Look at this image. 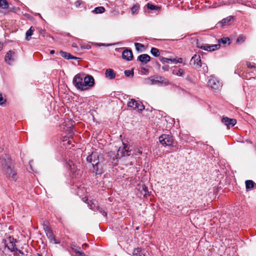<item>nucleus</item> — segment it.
<instances>
[{"label": "nucleus", "mask_w": 256, "mask_h": 256, "mask_svg": "<svg viewBox=\"0 0 256 256\" xmlns=\"http://www.w3.org/2000/svg\"><path fill=\"white\" fill-rule=\"evenodd\" d=\"M0 168L2 173L7 178L10 180L16 181L18 178V175L12 167V162L8 156L3 154L0 157Z\"/></svg>", "instance_id": "f257e3e1"}, {"label": "nucleus", "mask_w": 256, "mask_h": 256, "mask_svg": "<svg viewBox=\"0 0 256 256\" xmlns=\"http://www.w3.org/2000/svg\"><path fill=\"white\" fill-rule=\"evenodd\" d=\"M88 162L91 163L93 166V172L96 175H101L103 172V163L100 161L99 156L96 152H92L86 158Z\"/></svg>", "instance_id": "f03ea898"}, {"label": "nucleus", "mask_w": 256, "mask_h": 256, "mask_svg": "<svg viewBox=\"0 0 256 256\" xmlns=\"http://www.w3.org/2000/svg\"><path fill=\"white\" fill-rule=\"evenodd\" d=\"M84 76L85 74L83 73L78 74L74 76L72 80V83L74 86L82 91L86 90L85 87H84Z\"/></svg>", "instance_id": "7ed1b4c3"}, {"label": "nucleus", "mask_w": 256, "mask_h": 256, "mask_svg": "<svg viewBox=\"0 0 256 256\" xmlns=\"http://www.w3.org/2000/svg\"><path fill=\"white\" fill-rule=\"evenodd\" d=\"M149 80L152 84L167 86L170 84L169 80L167 78L161 76H152L149 78Z\"/></svg>", "instance_id": "20e7f679"}, {"label": "nucleus", "mask_w": 256, "mask_h": 256, "mask_svg": "<svg viewBox=\"0 0 256 256\" xmlns=\"http://www.w3.org/2000/svg\"><path fill=\"white\" fill-rule=\"evenodd\" d=\"M16 240L10 236H8L2 240V242L5 246L7 247L11 252L18 250V248L16 247Z\"/></svg>", "instance_id": "39448f33"}, {"label": "nucleus", "mask_w": 256, "mask_h": 256, "mask_svg": "<svg viewBox=\"0 0 256 256\" xmlns=\"http://www.w3.org/2000/svg\"><path fill=\"white\" fill-rule=\"evenodd\" d=\"M160 142L164 146H171L174 142L173 137L169 134H162L159 137Z\"/></svg>", "instance_id": "423d86ee"}, {"label": "nucleus", "mask_w": 256, "mask_h": 256, "mask_svg": "<svg viewBox=\"0 0 256 256\" xmlns=\"http://www.w3.org/2000/svg\"><path fill=\"white\" fill-rule=\"evenodd\" d=\"M123 148H119L118 151V156L122 157L131 155V150H130V146L126 145L123 142Z\"/></svg>", "instance_id": "0eeeda50"}, {"label": "nucleus", "mask_w": 256, "mask_h": 256, "mask_svg": "<svg viewBox=\"0 0 256 256\" xmlns=\"http://www.w3.org/2000/svg\"><path fill=\"white\" fill-rule=\"evenodd\" d=\"M84 87L86 88V90H88L90 87L94 86V80L93 76L88 74L84 76Z\"/></svg>", "instance_id": "6e6552de"}, {"label": "nucleus", "mask_w": 256, "mask_h": 256, "mask_svg": "<svg viewBox=\"0 0 256 256\" xmlns=\"http://www.w3.org/2000/svg\"><path fill=\"white\" fill-rule=\"evenodd\" d=\"M208 84L214 90H218L222 87V84L214 77H211L209 79Z\"/></svg>", "instance_id": "1a4fd4ad"}, {"label": "nucleus", "mask_w": 256, "mask_h": 256, "mask_svg": "<svg viewBox=\"0 0 256 256\" xmlns=\"http://www.w3.org/2000/svg\"><path fill=\"white\" fill-rule=\"evenodd\" d=\"M222 122L228 128L232 127L236 124V120L235 118H230L228 117H224L222 119Z\"/></svg>", "instance_id": "9d476101"}, {"label": "nucleus", "mask_w": 256, "mask_h": 256, "mask_svg": "<svg viewBox=\"0 0 256 256\" xmlns=\"http://www.w3.org/2000/svg\"><path fill=\"white\" fill-rule=\"evenodd\" d=\"M122 57L128 61L131 60L133 57L132 52L131 50L126 49L122 54Z\"/></svg>", "instance_id": "9b49d317"}, {"label": "nucleus", "mask_w": 256, "mask_h": 256, "mask_svg": "<svg viewBox=\"0 0 256 256\" xmlns=\"http://www.w3.org/2000/svg\"><path fill=\"white\" fill-rule=\"evenodd\" d=\"M190 64H194V66L196 65L198 66H202V62L200 56H197L196 54H194L190 61Z\"/></svg>", "instance_id": "f8f14e48"}, {"label": "nucleus", "mask_w": 256, "mask_h": 256, "mask_svg": "<svg viewBox=\"0 0 256 256\" xmlns=\"http://www.w3.org/2000/svg\"><path fill=\"white\" fill-rule=\"evenodd\" d=\"M150 60V57L147 54H142L138 58V60L140 61L142 63L146 64Z\"/></svg>", "instance_id": "ddd939ff"}, {"label": "nucleus", "mask_w": 256, "mask_h": 256, "mask_svg": "<svg viewBox=\"0 0 256 256\" xmlns=\"http://www.w3.org/2000/svg\"><path fill=\"white\" fill-rule=\"evenodd\" d=\"M105 76L108 79L113 80L116 77V74L112 69L108 68L106 70Z\"/></svg>", "instance_id": "4468645a"}, {"label": "nucleus", "mask_w": 256, "mask_h": 256, "mask_svg": "<svg viewBox=\"0 0 256 256\" xmlns=\"http://www.w3.org/2000/svg\"><path fill=\"white\" fill-rule=\"evenodd\" d=\"M14 54V52L12 50H9L5 56V61L8 62L9 64H10L11 62L14 60V58H12V55Z\"/></svg>", "instance_id": "2eb2a0df"}, {"label": "nucleus", "mask_w": 256, "mask_h": 256, "mask_svg": "<svg viewBox=\"0 0 256 256\" xmlns=\"http://www.w3.org/2000/svg\"><path fill=\"white\" fill-rule=\"evenodd\" d=\"M60 54L62 57L65 58L66 60H69V59L76 60L78 58L76 57H75V56H72L70 54L64 52L62 50H60Z\"/></svg>", "instance_id": "dca6fc26"}, {"label": "nucleus", "mask_w": 256, "mask_h": 256, "mask_svg": "<svg viewBox=\"0 0 256 256\" xmlns=\"http://www.w3.org/2000/svg\"><path fill=\"white\" fill-rule=\"evenodd\" d=\"M233 20L232 16H229L222 19L219 23L222 26L229 25L231 21Z\"/></svg>", "instance_id": "f3484780"}, {"label": "nucleus", "mask_w": 256, "mask_h": 256, "mask_svg": "<svg viewBox=\"0 0 256 256\" xmlns=\"http://www.w3.org/2000/svg\"><path fill=\"white\" fill-rule=\"evenodd\" d=\"M160 60L162 62V63H170V62H174L175 64H176L178 62V61H177L176 59L174 58V59H172V58H164V57H162V56H160Z\"/></svg>", "instance_id": "a211bd4d"}, {"label": "nucleus", "mask_w": 256, "mask_h": 256, "mask_svg": "<svg viewBox=\"0 0 256 256\" xmlns=\"http://www.w3.org/2000/svg\"><path fill=\"white\" fill-rule=\"evenodd\" d=\"M44 232L46 234L47 237L50 240V242H52V241L55 240L52 231L50 229V228L44 230Z\"/></svg>", "instance_id": "6ab92c4d"}, {"label": "nucleus", "mask_w": 256, "mask_h": 256, "mask_svg": "<svg viewBox=\"0 0 256 256\" xmlns=\"http://www.w3.org/2000/svg\"><path fill=\"white\" fill-rule=\"evenodd\" d=\"M133 256H144L142 252V250L140 248H134L132 252Z\"/></svg>", "instance_id": "aec40b11"}, {"label": "nucleus", "mask_w": 256, "mask_h": 256, "mask_svg": "<svg viewBox=\"0 0 256 256\" xmlns=\"http://www.w3.org/2000/svg\"><path fill=\"white\" fill-rule=\"evenodd\" d=\"M104 6H100L94 8V9L93 10H92V12L96 14H100L104 13Z\"/></svg>", "instance_id": "412c9836"}, {"label": "nucleus", "mask_w": 256, "mask_h": 256, "mask_svg": "<svg viewBox=\"0 0 256 256\" xmlns=\"http://www.w3.org/2000/svg\"><path fill=\"white\" fill-rule=\"evenodd\" d=\"M138 101L134 99H131L128 104V107L136 109V106Z\"/></svg>", "instance_id": "4be33fe9"}, {"label": "nucleus", "mask_w": 256, "mask_h": 256, "mask_svg": "<svg viewBox=\"0 0 256 256\" xmlns=\"http://www.w3.org/2000/svg\"><path fill=\"white\" fill-rule=\"evenodd\" d=\"M255 184V183L252 180H247L246 181V189H251L254 188Z\"/></svg>", "instance_id": "5701e85b"}, {"label": "nucleus", "mask_w": 256, "mask_h": 256, "mask_svg": "<svg viewBox=\"0 0 256 256\" xmlns=\"http://www.w3.org/2000/svg\"><path fill=\"white\" fill-rule=\"evenodd\" d=\"M218 43L220 45V44H225L227 43L230 44V39L228 37L223 38L218 40Z\"/></svg>", "instance_id": "b1692460"}, {"label": "nucleus", "mask_w": 256, "mask_h": 256, "mask_svg": "<svg viewBox=\"0 0 256 256\" xmlns=\"http://www.w3.org/2000/svg\"><path fill=\"white\" fill-rule=\"evenodd\" d=\"M196 46L198 48H200L201 49L210 52V45L208 44H205L204 45H202V46H199L198 42H196Z\"/></svg>", "instance_id": "393cba45"}, {"label": "nucleus", "mask_w": 256, "mask_h": 256, "mask_svg": "<svg viewBox=\"0 0 256 256\" xmlns=\"http://www.w3.org/2000/svg\"><path fill=\"white\" fill-rule=\"evenodd\" d=\"M150 52L152 55H153L154 56L158 57L160 56V53L158 49L155 48H152L150 50Z\"/></svg>", "instance_id": "a878e982"}, {"label": "nucleus", "mask_w": 256, "mask_h": 256, "mask_svg": "<svg viewBox=\"0 0 256 256\" xmlns=\"http://www.w3.org/2000/svg\"><path fill=\"white\" fill-rule=\"evenodd\" d=\"M146 6L147 8L150 10H159L160 8V7L158 6H157L154 5L150 3H148Z\"/></svg>", "instance_id": "bb28decb"}, {"label": "nucleus", "mask_w": 256, "mask_h": 256, "mask_svg": "<svg viewBox=\"0 0 256 256\" xmlns=\"http://www.w3.org/2000/svg\"><path fill=\"white\" fill-rule=\"evenodd\" d=\"M34 30L32 27L31 26L30 29L26 32V40H30V37L32 36Z\"/></svg>", "instance_id": "cd10ccee"}, {"label": "nucleus", "mask_w": 256, "mask_h": 256, "mask_svg": "<svg viewBox=\"0 0 256 256\" xmlns=\"http://www.w3.org/2000/svg\"><path fill=\"white\" fill-rule=\"evenodd\" d=\"M8 7V4L6 0H0V8L5 9Z\"/></svg>", "instance_id": "c85d7f7f"}, {"label": "nucleus", "mask_w": 256, "mask_h": 256, "mask_svg": "<svg viewBox=\"0 0 256 256\" xmlns=\"http://www.w3.org/2000/svg\"><path fill=\"white\" fill-rule=\"evenodd\" d=\"M140 8V6L138 4H134L132 8L131 11L132 14H138V10Z\"/></svg>", "instance_id": "c756f323"}, {"label": "nucleus", "mask_w": 256, "mask_h": 256, "mask_svg": "<svg viewBox=\"0 0 256 256\" xmlns=\"http://www.w3.org/2000/svg\"><path fill=\"white\" fill-rule=\"evenodd\" d=\"M246 37L244 36L240 35L236 39V42L238 44H242L244 42Z\"/></svg>", "instance_id": "7c9ffc66"}, {"label": "nucleus", "mask_w": 256, "mask_h": 256, "mask_svg": "<svg viewBox=\"0 0 256 256\" xmlns=\"http://www.w3.org/2000/svg\"><path fill=\"white\" fill-rule=\"evenodd\" d=\"M136 109H138L140 111H142L144 109V106L140 102H138L137 106H136Z\"/></svg>", "instance_id": "2f4dec72"}, {"label": "nucleus", "mask_w": 256, "mask_h": 256, "mask_svg": "<svg viewBox=\"0 0 256 256\" xmlns=\"http://www.w3.org/2000/svg\"><path fill=\"white\" fill-rule=\"evenodd\" d=\"M220 48V44L218 43L216 44L210 45V52L214 51Z\"/></svg>", "instance_id": "473e14b6"}, {"label": "nucleus", "mask_w": 256, "mask_h": 256, "mask_svg": "<svg viewBox=\"0 0 256 256\" xmlns=\"http://www.w3.org/2000/svg\"><path fill=\"white\" fill-rule=\"evenodd\" d=\"M124 74L126 76H132L134 75V72L132 70H126L124 72Z\"/></svg>", "instance_id": "72a5a7b5"}, {"label": "nucleus", "mask_w": 256, "mask_h": 256, "mask_svg": "<svg viewBox=\"0 0 256 256\" xmlns=\"http://www.w3.org/2000/svg\"><path fill=\"white\" fill-rule=\"evenodd\" d=\"M6 100L4 98L2 93H0V105H2L6 102Z\"/></svg>", "instance_id": "f704fd0d"}, {"label": "nucleus", "mask_w": 256, "mask_h": 256, "mask_svg": "<svg viewBox=\"0 0 256 256\" xmlns=\"http://www.w3.org/2000/svg\"><path fill=\"white\" fill-rule=\"evenodd\" d=\"M42 226L44 227V230L50 228L48 226V221H44Z\"/></svg>", "instance_id": "c9c22d12"}, {"label": "nucleus", "mask_w": 256, "mask_h": 256, "mask_svg": "<svg viewBox=\"0 0 256 256\" xmlns=\"http://www.w3.org/2000/svg\"><path fill=\"white\" fill-rule=\"evenodd\" d=\"M134 45H135V46H136V50H139L140 48H143L144 47V45L142 44H140V43H138V42L135 43Z\"/></svg>", "instance_id": "e433bc0d"}, {"label": "nucleus", "mask_w": 256, "mask_h": 256, "mask_svg": "<svg viewBox=\"0 0 256 256\" xmlns=\"http://www.w3.org/2000/svg\"><path fill=\"white\" fill-rule=\"evenodd\" d=\"M97 209H98V210H99V212L100 213L102 214V215H104V216H106V215H107L106 212L104 210H103V209L102 208H100V206H98Z\"/></svg>", "instance_id": "4c0bfd02"}, {"label": "nucleus", "mask_w": 256, "mask_h": 256, "mask_svg": "<svg viewBox=\"0 0 256 256\" xmlns=\"http://www.w3.org/2000/svg\"><path fill=\"white\" fill-rule=\"evenodd\" d=\"M82 3V0H78L74 2V6L76 8H78Z\"/></svg>", "instance_id": "58836bf2"}, {"label": "nucleus", "mask_w": 256, "mask_h": 256, "mask_svg": "<svg viewBox=\"0 0 256 256\" xmlns=\"http://www.w3.org/2000/svg\"><path fill=\"white\" fill-rule=\"evenodd\" d=\"M184 74V70L182 69H179L178 71L176 73V74L178 76H182Z\"/></svg>", "instance_id": "ea45409f"}, {"label": "nucleus", "mask_w": 256, "mask_h": 256, "mask_svg": "<svg viewBox=\"0 0 256 256\" xmlns=\"http://www.w3.org/2000/svg\"><path fill=\"white\" fill-rule=\"evenodd\" d=\"M80 249V248H78V249L77 248H74V247H72V250L74 252H76V254H78V253L80 252V250H79Z\"/></svg>", "instance_id": "a19ab883"}, {"label": "nucleus", "mask_w": 256, "mask_h": 256, "mask_svg": "<svg viewBox=\"0 0 256 256\" xmlns=\"http://www.w3.org/2000/svg\"><path fill=\"white\" fill-rule=\"evenodd\" d=\"M162 69L164 71H168L169 70V66L168 65L164 66L162 67Z\"/></svg>", "instance_id": "79ce46f5"}, {"label": "nucleus", "mask_w": 256, "mask_h": 256, "mask_svg": "<svg viewBox=\"0 0 256 256\" xmlns=\"http://www.w3.org/2000/svg\"><path fill=\"white\" fill-rule=\"evenodd\" d=\"M247 66L248 68H252L255 67L254 65L252 64L250 62H247Z\"/></svg>", "instance_id": "37998d69"}, {"label": "nucleus", "mask_w": 256, "mask_h": 256, "mask_svg": "<svg viewBox=\"0 0 256 256\" xmlns=\"http://www.w3.org/2000/svg\"><path fill=\"white\" fill-rule=\"evenodd\" d=\"M72 247H74V248H76V244H75V243H72L71 244V248H72Z\"/></svg>", "instance_id": "c03bdc74"}, {"label": "nucleus", "mask_w": 256, "mask_h": 256, "mask_svg": "<svg viewBox=\"0 0 256 256\" xmlns=\"http://www.w3.org/2000/svg\"><path fill=\"white\" fill-rule=\"evenodd\" d=\"M18 252V253L22 255L24 254V252L22 251H21L20 250H19L18 249V250H16L14 252Z\"/></svg>", "instance_id": "a18cd8bd"}, {"label": "nucleus", "mask_w": 256, "mask_h": 256, "mask_svg": "<svg viewBox=\"0 0 256 256\" xmlns=\"http://www.w3.org/2000/svg\"><path fill=\"white\" fill-rule=\"evenodd\" d=\"M78 254L80 256H86L84 252H80L78 253Z\"/></svg>", "instance_id": "49530a36"}, {"label": "nucleus", "mask_w": 256, "mask_h": 256, "mask_svg": "<svg viewBox=\"0 0 256 256\" xmlns=\"http://www.w3.org/2000/svg\"><path fill=\"white\" fill-rule=\"evenodd\" d=\"M137 152H138V153L139 154H142V150H140V149H138Z\"/></svg>", "instance_id": "de8ad7c7"}, {"label": "nucleus", "mask_w": 256, "mask_h": 256, "mask_svg": "<svg viewBox=\"0 0 256 256\" xmlns=\"http://www.w3.org/2000/svg\"><path fill=\"white\" fill-rule=\"evenodd\" d=\"M246 142L248 144H252V142L250 140H246Z\"/></svg>", "instance_id": "09e8293b"}, {"label": "nucleus", "mask_w": 256, "mask_h": 256, "mask_svg": "<svg viewBox=\"0 0 256 256\" xmlns=\"http://www.w3.org/2000/svg\"><path fill=\"white\" fill-rule=\"evenodd\" d=\"M54 52H54V50H51L50 51V54H54Z\"/></svg>", "instance_id": "8fccbe9b"}, {"label": "nucleus", "mask_w": 256, "mask_h": 256, "mask_svg": "<svg viewBox=\"0 0 256 256\" xmlns=\"http://www.w3.org/2000/svg\"><path fill=\"white\" fill-rule=\"evenodd\" d=\"M88 246V244H82V247H83L84 248H86V246Z\"/></svg>", "instance_id": "3c124183"}, {"label": "nucleus", "mask_w": 256, "mask_h": 256, "mask_svg": "<svg viewBox=\"0 0 256 256\" xmlns=\"http://www.w3.org/2000/svg\"><path fill=\"white\" fill-rule=\"evenodd\" d=\"M88 206L90 207V209H92L93 208V207H92V204H88Z\"/></svg>", "instance_id": "603ef678"}, {"label": "nucleus", "mask_w": 256, "mask_h": 256, "mask_svg": "<svg viewBox=\"0 0 256 256\" xmlns=\"http://www.w3.org/2000/svg\"><path fill=\"white\" fill-rule=\"evenodd\" d=\"M100 46H106V44H98Z\"/></svg>", "instance_id": "864d4df0"}, {"label": "nucleus", "mask_w": 256, "mask_h": 256, "mask_svg": "<svg viewBox=\"0 0 256 256\" xmlns=\"http://www.w3.org/2000/svg\"><path fill=\"white\" fill-rule=\"evenodd\" d=\"M2 148L0 147V152H2Z\"/></svg>", "instance_id": "5fc2aeb1"}, {"label": "nucleus", "mask_w": 256, "mask_h": 256, "mask_svg": "<svg viewBox=\"0 0 256 256\" xmlns=\"http://www.w3.org/2000/svg\"><path fill=\"white\" fill-rule=\"evenodd\" d=\"M142 69H143L144 70H146V68H143Z\"/></svg>", "instance_id": "6e6d98bb"}, {"label": "nucleus", "mask_w": 256, "mask_h": 256, "mask_svg": "<svg viewBox=\"0 0 256 256\" xmlns=\"http://www.w3.org/2000/svg\"><path fill=\"white\" fill-rule=\"evenodd\" d=\"M199 46H202V45H200V44L198 42Z\"/></svg>", "instance_id": "4d7b16f0"}, {"label": "nucleus", "mask_w": 256, "mask_h": 256, "mask_svg": "<svg viewBox=\"0 0 256 256\" xmlns=\"http://www.w3.org/2000/svg\"><path fill=\"white\" fill-rule=\"evenodd\" d=\"M38 256H41L40 254H38Z\"/></svg>", "instance_id": "13d9d810"}]
</instances>
